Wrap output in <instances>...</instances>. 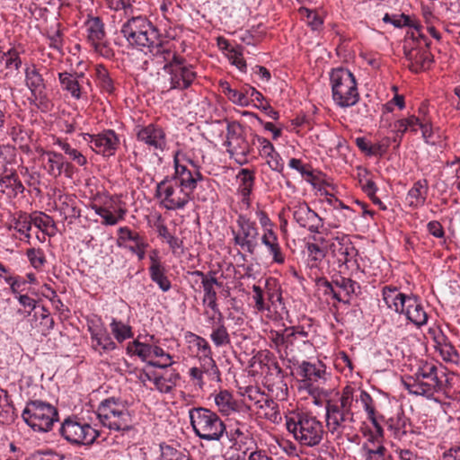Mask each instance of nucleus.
<instances>
[{
    "label": "nucleus",
    "instance_id": "f257e3e1",
    "mask_svg": "<svg viewBox=\"0 0 460 460\" xmlns=\"http://www.w3.org/2000/svg\"><path fill=\"white\" fill-rule=\"evenodd\" d=\"M286 426L288 432L302 446L312 447L323 440V423L311 413L295 412L287 418Z\"/></svg>",
    "mask_w": 460,
    "mask_h": 460
},
{
    "label": "nucleus",
    "instance_id": "f03ea898",
    "mask_svg": "<svg viewBox=\"0 0 460 460\" xmlns=\"http://www.w3.org/2000/svg\"><path fill=\"white\" fill-rule=\"evenodd\" d=\"M190 425L195 435L206 441H220L226 432V424L217 412L205 407L189 410Z\"/></svg>",
    "mask_w": 460,
    "mask_h": 460
},
{
    "label": "nucleus",
    "instance_id": "7ed1b4c3",
    "mask_svg": "<svg viewBox=\"0 0 460 460\" xmlns=\"http://www.w3.org/2000/svg\"><path fill=\"white\" fill-rule=\"evenodd\" d=\"M332 99L342 108L355 105L359 99L354 75L348 69L337 67L330 73Z\"/></svg>",
    "mask_w": 460,
    "mask_h": 460
},
{
    "label": "nucleus",
    "instance_id": "20e7f679",
    "mask_svg": "<svg viewBox=\"0 0 460 460\" xmlns=\"http://www.w3.org/2000/svg\"><path fill=\"white\" fill-rule=\"evenodd\" d=\"M120 31L130 45L142 50L157 43L160 37L158 30L144 16L130 18L122 25Z\"/></svg>",
    "mask_w": 460,
    "mask_h": 460
},
{
    "label": "nucleus",
    "instance_id": "39448f33",
    "mask_svg": "<svg viewBox=\"0 0 460 460\" xmlns=\"http://www.w3.org/2000/svg\"><path fill=\"white\" fill-rule=\"evenodd\" d=\"M22 417L34 431L48 432L58 421V411L49 402L33 400L26 403Z\"/></svg>",
    "mask_w": 460,
    "mask_h": 460
},
{
    "label": "nucleus",
    "instance_id": "423d86ee",
    "mask_svg": "<svg viewBox=\"0 0 460 460\" xmlns=\"http://www.w3.org/2000/svg\"><path fill=\"white\" fill-rule=\"evenodd\" d=\"M97 416L102 426L109 429L123 432L132 429L129 411L114 398H108L101 402Z\"/></svg>",
    "mask_w": 460,
    "mask_h": 460
},
{
    "label": "nucleus",
    "instance_id": "0eeeda50",
    "mask_svg": "<svg viewBox=\"0 0 460 460\" xmlns=\"http://www.w3.org/2000/svg\"><path fill=\"white\" fill-rule=\"evenodd\" d=\"M58 431L64 439L75 446L92 445L100 435L97 429L77 417L65 419Z\"/></svg>",
    "mask_w": 460,
    "mask_h": 460
},
{
    "label": "nucleus",
    "instance_id": "6e6552de",
    "mask_svg": "<svg viewBox=\"0 0 460 460\" xmlns=\"http://www.w3.org/2000/svg\"><path fill=\"white\" fill-rule=\"evenodd\" d=\"M234 243L243 251L253 254L258 246L259 229L256 222L246 215L239 214L236 219V229H232Z\"/></svg>",
    "mask_w": 460,
    "mask_h": 460
},
{
    "label": "nucleus",
    "instance_id": "1a4fd4ad",
    "mask_svg": "<svg viewBox=\"0 0 460 460\" xmlns=\"http://www.w3.org/2000/svg\"><path fill=\"white\" fill-rule=\"evenodd\" d=\"M155 196L162 199V204L167 210L181 209L190 199L189 192L175 185V181L170 177H165L157 183Z\"/></svg>",
    "mask_w": 460,
    "mask_h": 460
},
{
    "label": "nucleus",
    "instance_id": "9d476101",
    "mask_svg": "<svg viewBox=\"0 0 460 460\" xmlns=\"http://www.w3.org/2000/svg\"><path fill=\"white\" fill-rule=\"evenodd\" d=\"M324 407L326 426L332 434H340L341 429L346 427L347 422L353 423L355 421L354 412L349 405L329 399Z\"/></svg>",
    "mask_w": 460,
    "mask_h": 460
},
{
    "label": "nucleus",
    "instance_id": "9b49d317",
    "mask_svg": "<svg viewBox=\"0 0 460 460\" xmlns=\"http://www.w3.org/2000/svg\"><path fill=\"white\" fill-rule=\"evenodd\" d=\"M227 152L230 157H234L239 164H244L248 162L247 155L251 154L252 148L243 134V127L238 122H233L227 125L226 141Z\"/></svg>",
    "mask_w": 460,
    "mask_h": 460
},
{
    "label": "nucleus",
    "instance_id": "f8f14e48",
    "mask_svg": "<svg viewBox=\"0 0 460 460\" xmlns=\"http://www.w3.org/2000/svg\"><path fill=\"white\" fill-rule=\"evenodd\" d=\"M165 72L169 75L170 89L185 90L191 85L197 75L193 66L182 57L169 65Z\"/></svg>",
    "mask_w": 460,
    "mask_h": 460
},
{
    "label": "nucleus",
    "instance_id": "ddd939ff",
    "mask_svg": "<svg viewBox=\"0 0 460 460\" xmlns=\"http://www.w3.org/2000/svg\"><path fill=\"white\" fill-rule=\"evenodd\" d=\"M288 349L286 358H296L298 355L310 353L314 349L312 337L304 327H288Z\"/></svg>",
    "mask_w": 460,
    "mask_h": 460
},
{
    "label": "nucleus",
    "instance_id": "4468645a",
    "mask_svg": "<svg viewBox=\"0 0 460 460\" xmlns=\"http://www.w3.org/2000/svg\"><path fill=\"white\" fill-rule=\"evenodd\" d=\"M137 140L146 146L149 150L164 151L166 147V134L164 128L156 124L137 126L135 128Z\"/></svg>",
    "mask_w": 460,
    "mask_h": 460
},
{
    "label": "nucleus",
    "instance_id": "2eb2a0df",
    "mask_svg": "<svg viewBox=\"0 0 460 460\" xmlns=\"http://www.w3.org/2000/svg\"><path fill=\"white\" fill-rule=\"evenodd\" d=\"M84 139L89 144L93 151L103 156L114 155L119 145L117 134L111 129L104 130L96 135L85 134Z\"/></svg>",
    "mask_w": 460,
    "mask_h": 460
},
{
    "label": "nucleus",
    "instance_id": "dca6fc26",
    "mask_svg": "<svg viewBox=\"0 0 460 460\" xmlns=\"http://www.w3.org/2000/svg\"><path fill=\"white\" fill-rule=\"evenodd\" d=\"M189 375L194 385L202 390L207 381L220 382V371L212 357L201 358L200 367L190 368Z\"/></svg>",
    "mask_w": 460,
    "mask_h": 460
},
{
    "label": "nucleus",
    "instance_id": "f3484780",
    "mask_svg": "<svg viewBox=\"0 0 460 460\" xmlns=\"http://www.w3.org/2000/svg\"><path fill=\"white\" fill-rule=\"evenodd\" d=\"M174 175L171 179L175 181V185L188 191L190 196L198 182L203 180L202 174L197 169L191 171L186 165L181 164L177 157L174 158Z\"/></svg>",
    "mask_w": 460,
    "mask_h": 460
},
{
    "label": "nucleus",
    "instance_id": "a211bd4d",
    "mask_svg": "<svg viewBox=\"0 0 460 460\" xmlns=\"http://www.w3.org/2000/svg\"><path fill=\"white\" fill-rule=\"evenodd\" d=\"M329 248L340 265L348 264L358 255L357 249L347 235L336 237Z\"/></svg>",
    "mask_w": 460,
    "mask_h": 460
},
{
    "label": "nucleus",
    "instance_id": "6ab92c4d",
    "mask_svg": "<svg viewBox=\"0 0 460 460\" xmlns=\"http://www.w3.org/2000/svg\"><path fill=\"white\" fill-rule=\"evenodd\" d=\"M147 49L152 56L151 62L162 66L163 69L166 71L169 65L173 64L181 56L172 49L168 43L162 42L161 39L157 40V43H154L147 47Z\"/></svg>",
    "mask_w": 460,
    "mask_h": 460
},
{
    "label": "nucleus",
    "instance_id": "aec40b11",
    "mask_svg": "<svg viewBox=\"0 0 460 460\" xmlns=\"http://www.w3.org/2000/svg\"><path fill=\"white\" fill-rule=\"evenodd\" d=\"M404 53L409 61V68L415 73L429 69L433 62L432 55L428 49V43H425L423 48L412 47L406 49L404 47Z\"/></svg>",
    "mask_w": 460,
    "mask_h": 460
},
{
    "label": "nucleus",
    "instance_id": "412c9836",
    "mask_svg": "<svg viewBox=\"0 0 460 460\" xmlns=\"http://www.w3.org/2000/svg\"><path fill=\"white\" fill-rule=\"evenodd\" d=\"M334 285L337 294H334V299L338 302L349 304L353 295H357V290L360 289V286L351 279L342 276H333Z\"/></svg>",
    "mask_w": 460,
    "mask_h": 460
},
{
    "label": "nucleus",
    "instance_id": "4be33fe9",
    "mask_svg": "<svg viewBox=\"0 0 460 460\" xmlns=\"http://www.w3.org/2000/svg\"><path fill=\"white\" fill-rule=\"evenodd\" d=\"M164 371L161 375H154V385L162 394H170L176 387L181 379L179 372L171 367L163 368Z\"/></svg>",
    "mask_w": 460,
    "mask_h": 460
},
{
    "label": "nucleus",
    "instance_id": "5701e85b",
    "mask_svg": "<svg viewBox=\"0 0 460 460\" xmlns=\"http://www.w3.org/2000/svg\"><path fill=\"white\" fill-rule=\"evenodd\" d=\"M87 38L97 51L102 52L106 48L103 43L105 38L104 25L99 17H91L85 22Z\"/></svg>",
    "mask_w": 460,
    "mask_h": 460
},
{
    "label": "nucleus",
    "instance_id": "b1692460",
    "mask_svg": "<svg viewBox=\"0 0 460 460\" xmlns=\"http://www.w3.org/2000/svg\"><path fill=\"white\" fill-rule=\"evenodd\" d=\"M402 314H405L407 319L418 327L427 323L428 315L415 296H411L408 298Z\"/></svg>",
    "mask_w": 460,
    "mask_h": 460
},
{
    "label": "nucleus",
    "instance_id": "393cba45",
    "mask_svg": "<svg viewBox=\"0 0 460 460\" xmlns=\"http://www.w3.org/2000/svg\"><path fill=\"white\" fill-rule=\"evenodd\" d=\"M92 338V345L99 352H108L115 349L116 344L110 334L103 328L89 327Z\"/></svg>",
    "mask_w": 460,
    "mask_h": 460
},
{
    "label": "nucleus",
    "instance_id": "a878e982",
    "mask_svg": "<svg viewBox=\"0 0 460 460\" xmlns=\"http://www.w3.org/2000/svg\"><path fill=\"white\" fill-rule=\"evenodd\" d=\"M428 191L429 184L426 179L419 180L414 182L406 196L409 207L417 208L423 206L427 199Z\"/></svg>",
    "mask_w": 460,
    "mask_h": 460
},
{
    "label": "nucleus",
    "instance_id": "bb28decb",
    "mask_svg": "<svg viewBox=\"0 0 460 460\" xmlns=\"http://www.w3.org/2000/svg\"><path fill=\"white\" fill-rule=\"evenodd\" d=\"M261 243L265 245L269 253L272 257L273 262L282 264L285 261V255L282 252L281 247L279 243V239L276 233L271 229L266 228L261 236Z\"/></svg>",
    "mask_w": 460,
    "mask_h": 460
},
{
    "label": "nucleus",
    "instance_id": "cd10ccee",
    "mask_svg": "<svg viewBox=\"0 0 460 460\" xmlns=\"http://www.w3.org/2000/svg\"><path fill=\"white\" fill-rule=\"evenodd\" d=\"M383 299L386 305L396 313H402L404 305L411 296L401 293L396 288L385 287L383 288Z\"/></svg>",
    "mask_w": 460,
    "mask_h": 460
},
{
    "label": "nucleus",
    "instance_id": "c85d7f7f",
    "mask_svg": "<svg viewBox=\"0 0 460 460\" xmlns=\"http://www.w3.org/2000/svg\"><path fill=\"white\" fill-rule=\"evenodd\" d=\"M404 386L411 394L416 395L430 396L440 390L438 387L435 386L433 383H429L427 380L415 375L414 377L404 381Z\"/></svg>",
    "mask_w": 460,
    "mask_h": 460
},
{
    "label": "nucleus",
    "instance_id": "c756f323",
    "mask_svg": "<svg viewBox=\"0 0 460 460\" xmlns=\"http://www.w3.org/2000/svg\"><path fill=\"white\" fill-rule=\"evenodd\" d=\"M189 274L200 278L204 290V296L202 301H207L208 299H217V291L214 288V286L221 287L222 283L217 281V278L214 276L215 273L213 271H209L208 274H205L200 270H194L189 272Z\"/></svg>",
    "mask_w": 460,
    "mask_h": 460
},
{
    "label": "nucleus",
    "instance_id": "7c9ffc66",
    "mask_svg": "<svg viewBox=\"0 0 460 460\" xmlns=\"http://www.w3.org/2000/svg\"><path fill=\"white\" fill-rule=\"evenodd\" d=\"M83 76V74L59 73L58 79L63 91L68 92L73 98L79 100L82 97V91L78 78Z\"/></svg>",
    "mask_w": 460,
    "mask_h": 460
},
{
    "label": "nucleus",
    "instance_id": "2f4dec72",
    "mask_svg": "<svg viewBox=\"0 0 460 460\" xmlns=\"http://www.w3.org/2000/svg\"><path fill=\"white\" fill-rule=\"evenodd\" d=\"M0 189L3 193H6L9 197H15L24 191L22 181L13 172L0 175Z\"/></svg>",
    "mask_w": 460,
    "mask_h": 460
},
{
    "label": "nucleus",
    "instance_id": "473e14b6",
    "mask_svg": "<svg viewBox=\"0 0 460 460\" xmlns=\"http://www.w3.org/2000/svg\"><path fill=\"white\" fill-rule=\"evenodd\" d=\"M325 373V367L321 362L313 364L303 361L297 368V374L310 382H317L324 378Z\"/></svg>",
    "mask_w": 460,
    "mask_h": 460
},
{
    "label": "nucleus",
    "instance_id": "72a5a7b5",
    "mask_svg": "<svg viewBox=\"0 0 460 460\" xmlns=\"http://www.w3.org/2000/svg\"><path fill=\"white\" fill-rule=\"evenodd\" d=\"M25 83L31 94H38L46 91V85L42 75L35 66H28L25 69Z\"/></svg>",
    "mask_w": 460,
    "mask_h": 460
},
{
    "label": "nucleus",
    "instance_id": "f704fd0d",
    "mask_svg": "<svg viewBox=\"0 0 460 460\" xmlns=\"http://www.w3.org/2000/svg\"><path fill=\"white\" fill-rule=\"evenodd\" d=\"M43 159L47 160L45 169L53 176H58L62 172L64 161L63 155L54 151H47L42 155Z\"/></svg>",
    "mask_w": 460,
    "mask_h": 460
},
{
    "label": "nucleus",
    "instance_id": "c9c22d12",
    "mask_svg": "<svg viewBox=\"0 0 460 460\" xmlns=\"http://www.w3.org/2000/svg\"><path fill=\"white\" fill-rule=\"evenodd\" d=\"M210 339L217 348L231 344V337L223 320H217L216 325L212 328Z\"/></svg>",
    "mask_w": 460,
    "mask_h": 460
},
{
    "label": "nucleus",
    "instance_id": "e433bc0d",
    "mask_svg": "<svg viewBox=\"0 0 460 460\" xmlns=\"http://www.w3.org/2000/svg\"><path fill=\"white\" fill-rule=\"evenodd\" d=\"M95 77L97 85L101 90L106 93H113L115 87L113 79L111 77L109 71L102 65H98L95 67Z\"/></svg>",
    "mask_w": 460,
    "mask_h": 460
},
{
    "label": "nucleus",
    "instance_id": "4c0bfd02",
    "mask_svg": "<svg viewBox=\"0 0 460 460\" xmlns=\"http://www.w3.org/2000/svg\"><path fill=\"white\" fill-rule=\"evenodd\" d=\"M415 376L427 380L429 383H433V385L439 389L442 388V382L439 380L438 376V367L433 363L425 362L422 364L415 373Z\"/></svg>",
    "mask_w": 460,
    "mask_h": 460
},
{
    "label": "nucleus",
    "instance_id": "58836bf2",
    "mask_svg": "<svg viewBox=\"0 0 460 460\" xmlns=\"http://www.w3.org/2000/svg\"><path fill=\"white\" fill-rule=\"evenodd\" d=\"M288 338V327L285 328L282 332H271L269 337L270 341V348L276 349L281 358L287 356Z\"/></svg>",
    "mask_w": 460,
    "mask_h": 460
},
{
    "label": "nucleus",
    "instance_id": "ea45409f",
    "mask_svg": "<svg viewBox=\"0 0 460 460\" xmlns=\"http://www.w3.org/2000/svg\"><path fill=\"white\" fill-rule=\"evenodd\" d=\"M240 180L239 192L243 200L248 199L254 184V174L248 169H242L237 176Z\"/></svg>",
    "mask_w": 460,
    "mask_h": 460
},
{
    "label": "nucleus",
    "instance_id": "a19ab883",
    "mask_svg": "<svg viewBox=\"0 0 460 460\" xmlns=\"http://www.w3.org/2000/svg\"><path fill=\"white\" fill-rule=\"evenodd\" d=\"M215 402L219 411L226 415L234 411L236 406V402H234L232 394L226 390L221 391L216 395Z\"/></svg>",
    "mask_w": 460,
    "mask_h": 460
},
{
    "label": "nucleus",
    "instance_id": "79ce46f5",
    "mask_svg": "<svg viewBox=\"0 0 460 460\" xmlns=\"http://www.w3.org/2000/svg\"><path fill=\"white\" fill-rule=\"evenodd\" d=\"M156 231L160 237L166 240L167 243L169 244V247L171 248L173 253L176 252L178 249H181L183 247L182 240L170 234L165 225H156Z\"/></svg>",
    "mask_w": 460,
    "mask_h": 460
},
{
    "label": "nucleus",
    "instance_id": "37998d69",
    "mask_svg": "<svg viewBox=\"0 0 460 460\" xmlns=\"http://www.w3.org/2000/svg\"><path fill=\"white\" fill-rule=\"evenodd\" d=\"M161 460H193L186 449H177L171 446L161 447Z\"/></svg>",
    "mask_w": 460,
    "mask_h": 460
},
{
    "label": "nucleus",
    "instance_id": "c03bdc74",
    "mask_svg": "<svg viewBox=\"0 0 460 460\" xmlns=\"http://www.w3.org/2000/svg\"><path fill=\"white\" fill-rule=\"evenodd\" d=\"M55 145H58L78 165L84 166L86 164V157L77 149L73 148L68 143L57 139Z\"/></svg>",
    "mask_w": 460,
    "mask_h": 460
},
{
    "label": "nucleus",
    "instance_id": "a18cd8bd",
    "mask_svg": "<svg viewBox=\"0 0 460 460\" xmlns=\"http://www.w3.org/2000/svg\"><path fill=\"white\" fill-rule=\"evenodd\" d=\"M309 263L311 268H317L326 256L324 249L321 248L317 243H308L306 244Z\"/></svg>",
    "mask_w": 460,
    "mask_h": 460
},
{
    "label": "nucleus",
    "instance_id": "49530a36",
    "mask_svg": "<svg viewBox=\"0 0 460 460\" xmlns=\"http://www.w3.org/2000/svg\"><path fill=\"white\" fill-rule=\"evenodd\" d=\"M1 62L10 71H17L22 66L19 52L14 49H10L7 52L3 53Z\"/></svg>",
    "mask_w": 460,
    "mask_h": 460
},
{
    "label": "nucleus",
    "instance_id": "de8ad7c7",
    "mask_svg": "<svg viewBox=\"0 0 460 460\" xmlns=\"http://www.w3.org/2000/svg\"><path fill=\"white\" fill-rule=\"evenodd\" d=\"M111 329L115 339L119 342H122L132 336L130 326L120 321H117L116 319H112V322L111 323Z\"/></svg>",
    "mask_w": 460,
    "mask_h": 460
},
{
    "label": "nucleus",
    "instance_id": "09e8293b",
    "mask_svg": "<svg viewBox=\"0 0 460 460\" xmlns=\"http://www.w3.org/2000/svg\"><path fill=\"white\" fill-rule=\"evenodd\" d=\"M152 356L158 358H166V362L162 361H148V365L154 367L158 368H166L172 367L174 361L172 360V357L166 353L161 347L156 345H152Z\"/></svg>",
    "mask_w": 460,
    "mask_h": 460
},
{
    "label": "nucleus",
    "instance_id": "8fccbe9b",
    "mask_svg": "<svg viewBox=\"0 0 460 460\" xmlns=\"http://www.w3.org/2000/svg\"><path fill=\"white\" fill-rule=\"evenodd\" d=\"M149 273L152 281L156 283L162 291L167 292L171 289L172 284L165 275L164 268L149 270Z\"/></svg>",
    "mask_w": 460,
    "mask_h": 460
},
{
    "label": "nucleus",
    "instance_id": "3c124183",
    "mask_svg": "<svg viewBox=\"0 0 460 460\" xmlns=\"http://www.w3.org/2000/svg\"><path fill=\"white\" fill-rule=\"evenodd\" d=\"M313 210L306 203H300L293 207V217L301 227L306 224Z\"/></svg>",
    "mask_w": 460,
    "mask_h": 460
},
{
    "label": "nucleus",
    "instance_id": "603ef678",
    "mask_svg": "<svg viewBox=\"0 0 460 460\" xmlns=\"http://www.w3.org/2000/svg\"><path fill=\"white\" fill-rule=\"evenodd\" d=\"M128 349L133 354L138 356L142 360H146L152 357V345L146 342L134 341L128 345Z\"/></svg>",
    "mask_w": 460,
    "mask_h": 460
},
{
    "label": "nucleus",
    "instance_id": "864d4df0",
    "mask_svg": "<svg viewBox=\"0 0 460 460\" xmlns=\"http://www.w3.org/2000/svg\"><path fill=\"white\" fill-rule=\"evenodd\" d=\"M32 220L31 216L27 214H21L14 222V229L22 234H24L26 239H30V230L31 228Z\"/></svg>",
    "mask_w": 460,
    "mask_h": 460
},
{
    "label": "nucleus",
    "instance_id": "5fc2aeb1",
    "mask_svg": "<svg viewBox=\"0 0 460 460\" xmlns=\"http://www.w3.org/2000/svg\"><path fill=\"white\" fill-rule=\"evenodd\" d=\"M383 21L385 23H392L396 28H402L403 26H412L411 18L403 13L393 15L385 13V16L383 17Z\"/></svg>",
    "mask_w": 460,
    "mask_h": 460
},
{
    "label": "nucleus",
    "instance_id": "6e6d98bb",
    "mask_svg": "<svg viewBox=\"0 0 460 460\" xmlns=\"http://www.w3.org/2000/svg\"><path fill=\"white\" fill-rule=\"evenodd\" d=\"M298 12L299 13H308L309 16L305 22L312 30L317 31L322 27L323 21L315 11L310 10L306 7H300Z\"/></svg>",
    "mask_w": 460,
    "mask_h": 460
},
{
    "label": "nucleus",
    "instance_id": "4d7b16f0",
    "mask_svg": "<svg viewBox=\"0 0 460 460\" xmlns=\"http://www.w3.org/2000/svg\"><path fill=\"white\" fill-rule=\"evenodd\" d=\"M32 225L42 232L47 231L49 227H55L53 218L44 213L31 216Z\"/></svg>",
    "mask_w": 460,
    "mask_h": 460
},
{
    "label": "nucleus",
    "instance_id": "13d9d810",
    "mask_svg": "<svg viewBox=\"0 0 460 460\" xmlns=\"http://www.w3.org/2000/svg\"><path fill=\"white\" fill-rule=\"evenodd\" d=\"M363 190L371 199L373 203H375L380 208V209L386 210V206L376 195L377 187L376 186V183L373 181L367 180V182L363 185Z\"/></svg>",
    "mask_w": 460,
    "mask_h": 460
},
{
    "label": "nucleus",
    "instance_id": "bf43d9fd",
    "mask_svg": "<svg viewBox=\"0 0 460 460\" xmlns=\"http://www.w3.org/2000/svg\"><path fill=\"white\" fill-rule=\"evenodd\" d=\"M242 47L231 48L228 53V59L238 69L243 70L246 67V62L243 58Z\"/></svg>",
    "mask_w": 460,
    "mask_h": 460
},
{
    "label": "nucleus",
    "instance_id": "052dcab7",
    "mask_svg": "<svg viewBox=\"0 0 460 460\" xmlns=\"http://www.w3.org/2000/svg\"><path fill=\"white\" fill-rule=\"evenodd\" d=\"M27 257H28L31 264L35 269L41 268L46 262V258H45L44 252L40 249H34V248L29 249L27 251Z\"/></svg>",
    "mask_w": 460,
    "mask_h": 460
},
{
    "label": "nucleus",
    "instance_id": "680f3d73",
    "mask_svg": "<svg viewBox=\"0 0 460 460\" xmlns=\"http://www.w3.org/2000/svg\"><path fill=\"white\" fill-rule=\"evenodd\" d=\"M258 403L262 402L260 407L261 409H266L267 411L265 415L268 419L276 420L279 415V405L272 399L264 398L262 401H258Z\"/></svg>",
    "mask_w": 460,
    "mask_h": 460
},
{
    "label": "nucleus",
    "instance_id": "e2e57ef3",
    "mask_svg": "<svg viewBox=\"0 0 460 460\" xmlns=\"http://www.w3.org/2000/svg\"><path fill=\"white\" fill-rule=\"evenodd\" d=\"M237 427L230 429L229 431L226 429L225 434L228 437L229 440L235 442L238 438L244 437L245 432L248 431L247 424L243 421H237Z\"/></svg>",
    "mask_w": 460,
    "mask_h": 460
},
{
    "label": "nucleus",
    "instance_id": "0e129e2a",
    "mask_svg": "<svg viewBox=\"0 0 460 460\" xmlns=\"http://www.w3.org/2000/svg\"><path fill=\"white\" fill-rule=\"evenodd\" d=\"M445 340H446V338L444 335L435 338L436 342L438 345L442 346L440 351H441V354L446 355L444 357V358L451 360L454 356L457 357L458 354H457V351L456 350V349L450 343L444 342V344H442V341H445Z\"/></svg>",
    "mask_w": 460,
    "mask_h": 460
},
{
    "label": "nucleus",
    "instance_id": "69168bd1",
    "mask_svg": "<svg viewBox=\"0 0 460 460\" xmlns=\"http://www.w3.org/2000/svg\"><path fill=\"white\" fill-rule=\"evenodd\" d=\"M323 226V219L314 210L309 216V219L304 227L308 228L311 233H320V229Z\"/></svg>",
    "mask_w": 460,
    "mask_h": 460
},
{
    "label": "nucleus",
    "instance_id": "338daca9",
    "mask_svg": "<svg viewBox=\"0 0 460 460\" xmlns=\"http://www.w3.org/2000/svg\"><path fill=\"white\" fill-rule=\"evenodd\" d=\"M252 291L254 293L253 299L255 301V308L258 311H260V312H263L265 310H269L270 307L264 302L263 291L261 288V287L257 286V285H253L252 286Z\"/></svg>",
    "mask_w": 460,
    "mask_h": 460
},
{
    "label": "nucleus",
    "instance_id": "774afa93",
    "mask_svg": "<svg viewBox=\"0 0 460 460\" xmlns=\"http://www.w3.org/2000/svg\"><path fill=\"white\" fill-rule=\"evenodd\" d=\"M228 99L234 104L239 106H248L249 102L247 101L246 96L244 95L243 89L242 91H237L235 89L229 90V93L227 94Z\"/></svg>",
    "mask_w": 460,
    "mask_h": 460
}]
</instances>
